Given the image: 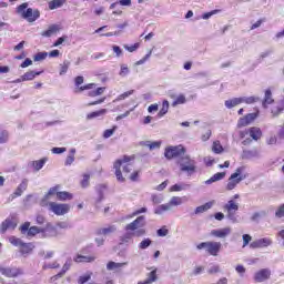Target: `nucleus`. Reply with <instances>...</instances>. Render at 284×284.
I'll return each instance as SVG.
<instances>
[{"label":"nucleus","instance_id":"obj_1","mask_svg":"<svg viewBox=\"0 0 284 284\" xmlns=\"http://www.w3.org/2000/svg\"><path fill=\"white\" fill-rule=\"evenodd\" d=\"M145 215H141L136 217L133 222L126 224L124 226V234L120 237V241L123 245L125 243H132L134 241V237H141L145 236L148 234V231L145 230Z\"/></svg>","mask_w":284,"mask_h":284},{"label":"nucleus","instance_id":"obj_2","mask_svg":"<svg viewBox=\"0 0 284 284\" xmlns=\"http://www.w3.org/2000/svg\"><path fill=\"white\" fill-rule=\"evenodd\" d=\"M134 158L124 155L122 159L115 161L113 168L115 170V176L120 183L125 182L121 168L125 174H130L134 170Z\"/></svg>","mask_w":284,"mask_h":284},{"label":"nucleus","instance_id":"obj_3","mask_svg":"<svg viewBox=\"0 0 284 284\" xmlns=\"http://www.w3.org/2000/svg\"><path fill=\"white\" fill-rule=\"evenodd\" d=\"M17 14L29 21V23H34V21L41 17L38 9L28 8V2L18 6Z\"/></svg>","mask_w":284,"mask_h":284},{"label":"nucleus","instance_id":"obj_4","mask_svg":"<svg viewBox=\"0 0 284 284\" xmlns=\"http://www.w3.org/2000/svg\"><path fill=\"white\" fill-rule=\"evenodd\" d=\"M42 207L48 206L49 212L55 214V216H65L68 212H70L71 206L70 204L57 203V202H49L45 201L41 202Z\"/></svg>","mask_w":284,"mask_h":284},{"label":"nucleus","instance_id":"obj_5","mask_svg":"<svg viewBox=\"0 0 284 284\" xmlns=\"http://www.w3.org/2000/svg\"><path fill=\"white\" fill-rule=\"evenodd\" d=\"M245 172V166H239L233 174L227 180L226 190L231 192V190H235L236 185L241 183V181H245L247 175L243 174Z\"/></svg>","mask_w":284,"mask_h":284},{"label":"nucleus","instance_id":"obj_6","mask_svg":"<svg viewBox=\"0 0 284 284\" xmlns=\"http://www.w3.org/2000/svg\"><path fill=\"white\" fill-rule=\"evenodd\" d=\"M223 210L227 212L226 219L233 223H239V219L236 217V212H239V202L235 200H229L227 203L223 206Z\"/></svg>","mask_w":284,"mask_h":284},{"label":"nucleus","instance_id":"obj_7","mask_svg":"<svg viewBox=\"0 0 284 284\" xmlns=\"http://www.w3.org/2000/svg\"><path fill=\"white\" fill-rule=\"evenodd\" d=\"M181 172L194 174L196 170V162L187 156L181 158L179 161Z\"/></svg>","mask_w":284,"mask_h":284},{"label":"nucleus","instance_id":"obj_8","mask_svg":"<svg viewBox=\"0 0 284 284\" xmlns=\"http://www.w3.org/2000/svg\"><path fill=\"white\" fill-rule=\"evenodd\" d=\"M181 154H185V149L181 145L168 146L164 151V156L169 160L176 159V156H181Z\"/></svg>","mask_w":284,"mask_h":284},{"label":"nucleus","instance_id":"obj_9","mask_svg":"<svg viewBox=\"0 0 284 284\" xmlns=\"http://www.w3.org/2000/svg\"><path fill=\"white\" fill-rule=\"evenodd\" d=\"M270 245H272V239L270 237H264V239H258L253 241L250 244L251 250H260L263 247H270Z\"/></svg>","mask_w":284,"mask_h":284},{"label":"nucleus","instance_id":"obj_10","mask_svg":"<svg viewBox=\"0 0 284 284\" xmlns=\"http://www.w3.org/2000/svg\"><path fill=\"white\" fill-rule=\"evenodd\" d=\"M258 119V112L255 113H248L244 118H240L237 122V128H245L250 125L253 121H256Z\"/></svg>","mask_w":284,"mask_h":284},{"label":"nucleus","instance_id":"obj_11","mask_svg":"<svg viewBox=\"0 0 284 284\" xmlns=\"http://www.w3.org/2000/svg\"><path fill=\"white\" fill-rule=\"evenodd\" d=\"M231 234L232 227L230 226L211 231V236H215V239H227V236H230Z\"/></svg>","mask_w":284,"mask_h":284},{"label":"nucleus","instance_id":"obj_12","mask_svg":"<svg viewBox=\"0 0 284 284\" xmlns=\"http://www.w3.org/2000/svg\"><path fill=\"white\" fill-rule=\"evenodd\" d=\"M0 273H2V275L7 276L8 278H14L21 275L23 272L17 267H1Z\"/></svg>","mask_w":284,"mask_h":284},{"label":"nucleus","instance_id":"obj_13","mask_svg":"<svg viewBox=\"0 0 284 284\" xmlns=\"http://www.w3.org/2000/svg\"><path fill=\"white\" fill-rule=\"evenodd\" d=\"M17 227V219L14 217H8L6 221L2 222L0 225V232L2 234H6L8 230H14Z\"/></svg>","mask_w":284,"mask_h":284},{"label":"nucleus","instance_id":"obj_14","mask_svg":"<svg viewBox=\"0 0 284 284\" xmlns=\"http://www.w3.org/2000/svg\"><path fill=\"white\" fill-rule=\"evenodd\" d=\"M270 276H272V272L268 268H263L255 273L254 281L256 283H263V282L267 281V278H270Z\"/></svg>","mask_w":284,"mask_h":284},{"label":"nucleus","instance_id":"obj_15","mask_svg":"<svg viewBox=\"0 0 284 284\" xmlns=\"http://www.w3.org/2000/svg\"><path fill=\"white\" fill-rule=\"evenodd\" d=\"M261 158V153L258 152V150L253 149V150H244L242 152V159L244 161H252V159H260Z\"/></svg>","mask_w":284,"mask_h":284},{"label":"nucleus","instance_id":"obj_16","mask_svg":"<svg viewBox=\"0 0 284 284\" xmlns=\"http://www.w3.org/2000/svg\"><path fill=\"white\" fill-rule=\"evenodd\" d=\"M61 30H63L61 24H51L49 26L48 30L41 33V37H53V34H58V32H61Z\"/></svg>","mask_w":284,"mask_h":284},{"label":"nucleus","instance_id":"obj_17","mask_svg":"<svg viewBox=\"0 0 284 284\" xmlns=\"http://www.w3.org/2000/svg\"><path fill=\"white\" fill-rule=\"evenodd\" d=\"M206 252L207 254H211V256H219V253L221 252V242H209Z\"/></svg>","mask_w":284,"mask_h":284},{"label":"nucleus","instance_id":"obj_18","mask_svg":"<svg viewBox=\"0 0 284 284\" xmlns=\"http://www.w3.org/2000/svg\"><path fill=\"white\" fill-rule=\"evenodd\" d=\"M183 203H187V196H172L169 201L170 207H179V205H183Z\"/></svg>","mask_w":284,"mask_h":284},{"label":"nucleus","instance_id":"obj_19","mask_svg":"<svg viewBox=\"0 0 284 284\" xmlns=\"http://www.w3.org/2000/svg\"><path fill=\"white\" fill-rule=\"evenodd\" d=\"M125 265H128V262H123V263H116V262H109L108 264H106V270L109 271V272H120V270L122 268V267H125Z\"/></svg>","mask_w":284,"mask_h":284},{"label":"nucleus","instance_id":"obj_20","mask_svg":"<svg viewBox=\"0 0 284 284\" xmlns=\"http://www.w3.org/2000/svg\"><path fill=\"white\" fill-rule=\"evenodd\" d=\"M108 114V109H101L98 111H93L89 114H87L88 121H92V119H101Z\"/></svg>","mask_w":284,"mask_h":284},{"label":"nucleus","instance_id":"obj_21","mask_svg":"<svg viewBox=\"0 0 284 284\" xmlns=\"http://www.w3.org/2000/svg\"><path fill=\"white\" fill-rule=\"evenodd\" d=\"M248 134H250L251 139H253V141H258V139H261V136H263V132L261 131V129L258 126L250 128Z\"/></svg>","mask_w":284,"mask_h":284},{"label":"nucleus","instance_id":"obj_22","mask_svg":"<svg viewBox=\"0 0 284 284\" xmlns=\"http://www.w3.org/2000/svg\"><path fill=\"white\" fill-rule=\"evenodd\" d=\"M116 232V226L110 225L103 229L98 230V236H108V234H114Z\"/></svg>","mask_w":284,"mask_h":284},{"label":"nucleus","instance_id":"obj_23","mask_svg":"<svg viewBox=\"0 0 284 284\" xmlns=\"http://www.w3.org/2000/svg\"><path fill=\"white\" fill-rule=\"evenodd\" d=\"M40 74H43V71H27L22 77L24 81H34Z\"/></svg>","mask_w":284,"mask_h":284},{"label":"nucleus","instance_id":"obj_24","mask_svg":"<svg viewBox=\"0 0 284 284\" xmlns=\"http://www.w3.org/2000/svg\"><path fill=\"white\" fill-rule=\"evenodd\" d=\"M73 261L75 263H92L94 261H97L95 256L89 255V256H84V255H77Z\"/></svg>","mask_w":284,"mask_h":284},{"label":"nucleus","instance_id":"obj_25","mask_svg":"<svg viewBox=\"0 0 284 284\" xmlns=\"http://www.w3.org/2000/svg\"><path fill=\"white\" fill-rule=\"evenodd\" d=\"M272 103H274V99L272 98V90L267 89L265 91L262 105H263V108H267V105H272Z\"/></svg>","mask_w":284,"mask_h":284},{"label":"nucleus","instance_id":"obj_26","mask_svg":"<svg viewBox=\"0 0 284 284\" xmlns=\"http://www.w3.org/2000/svg\"><path fill=\"white\" fill-rule=\"evenodd\" d=\"M214 205V201L206 202L203 205H200L195 209V214H203L204 212H207V210H212Z\"/></svg>","mask_w":284,"mask_h":284},{"label":"nucleus","instance_id":"obj_27","mask_svg":"<svg viewBox=\"0 0 284 284\" xmlns=\"http://www.w3.org/2000/svg\"><path fill=\"white\" fill-rule=\"evenodd\" d=\"M242 100L241 98H233L231 100H226L224 102L225 108H227L229 110H232V108H236V105H241Z\"/></svg>","mask_w":284,"mask_h":284},{"label":"nucleus","instance_id":"obj_28","mask_svg":"<svg viewBox=\"0 0 284 284\" xmlns=\"http://www.w3.org/2000/svg\"><path fill=\"white\" fill-rule=\"evenodd\" d=\"M222 179H225V173H215L213 176L205 181V185H212V183H216V181H222Z\"/></svg>","mask_w":284,"mask_h":284},{"label":"nucleus","instance_id":"obj_29","mask_svg":"<svg viewBox=\"0 0 284 284\" xmlns=\"http://www.w3.org/2000/svg\"><path fill=\"white\" fill-rule=\"evenodd\" d=\"M185 190H190V184L179 183V184H174L170 187V192H183Z\"/></svg>","mask_w":284,"mask_h":284},{"label":"nucleus","instance_id":"obj_30","mask_svg":"<svg viewBox=\"0 0 284 284\" xmlns=\"http://www.w3.org/2000/svg\"><path fill=\"white\" fill-rule=\"evenodd\" d=\"M45 163H48V158H43L41 160L33 161L32 166L34 168L36 172H39V170L43 169V165H45Z\"/></svg>","mask_w":284,"mask_h":284},{"label":"nucleus","instance_id":"obj_31","mask_svg":"<svg viewBox=\"0 0 284 284\" xmlns=\"http://www.w3.org/2000/svg\"><path fill=\"white\" fill-rule=\"evenodd\" d=\"M32 250H34V244L22 242V244L20 246L21 254H30V252H32Z\"/></svg>","mask_w":284,"mask_h":284},{"label":"nucleus","instance_id":"obj_32","mask_svg":"<svg viewBox=\"0 0 284 284\" xmlns=\"http://www.w3.org/2000/svg\"><path fill=\"white\" fill-rule=\"evenodd\" d=\"M26 190H28V180H23L19 184L18 189L14 192L16 196H21L23 194V192H26Z\"/></svg>","mask_w":284,"mask_h":284},{"label":"nucleus","instance_id":"obj_33","mask_svg":"<svg viewBox=\"0 0 284 284\" xmlns=\"http://www.w3.org/2000/svg\"><path fill=\"white\" fill-rule=\"evenodd\" d=\"M169 210H172V207L170 206V203L162 204L154 209V214L161 215V214H164V212H169Z\"/></svg>","mask_w":284,"mask_h":284},{"label":"nucleus","instance_id":"obj_34","mask_svg":"<svg viewBox=\"0 0 284 284\" xmlns=\"http://www.w3.org/2000/svg\"><path fill=\"white\" fill-rule=\"evenodd\" d=\"M242 103H246V105H252V103H256L257 101H261V98L258 97H242L240 98Z\"/></svg>","mask_w":284,"mask_h":284},{"label":"nucleus","instance_id":"obj_35","mask_svg":"<svg viewBox=\"0 0 284 284\" xmlns=\"http://www.w3.org/2000/svg\"><path fill=\"white\" fill-rule=\"evenodd\" d=\"M44 232H47L51 236H59V234H61L59 232V229L57 226H52V224H48L44 229Z\"/></svg>","mask_w":284,"mask_h":284},{"label":"nucleus","instance_id":"obj_36","mask_svg":"<svg viewBox=\"0 0 284 284\" xmlns=\"http://www.w3.org/2000/svg\"><path fill=\"white\" fill-rule=\"evenodd\" d=\"M168 110H170V102H169L168 100H164V101L162 102V108H161V110L159 111L158 116H159L160 119L163 118V116H165Z\"/></svg>","mask_w":284,"mask_h":284},{"label":"nucleus","instance_id":"obj_37","mask_svg":"<svg viewBox=\"0 0 284 284\" xmlns=\"http://www.w3.org/2000/svg\"><path fill=\"white\" fill-rule=\"evenodd\" d=\"M132 94H134V90L126 91L118 95L116 99L113 100V103H119V101H125V99L132 97Z\"/></svg>","mask_w":284,"mask_h":284},{"label":"nucleus","instance_id":"obj_38","mask_svg":"<svg viewBox=\"0 0 284 284\" xmlns=\"http://www.w3.org/2000/svg\"><path fill=\"white\" fill-rule=\"evenodd\" d=\"M65 3V0H52L49 2V10H57Z\"/></svg>","mask_w":284,"mask_h":284},{"label":"nucleus","instance_id":"obj_39","mask_svg":"<svg viewBox=\"0 0 284 284\" xmlns=\"http://www.w3.org/2000/svg\"><path fill=\"white\" fill-rule=\"evenodd\" d=\"M70 267H72V260H67V262L64 263V265L62 266V270L60 273L57 274V276L59 278H61V276H63L65 274V272H68L70 270Z\"/></svg>","mask_w":284,"mask_h":284},{"label":"nucleus","instance_id":"obj_40","mask_svg":"<svg viewBox=\"0 0 284 284\" xmlns=\"http://www.w3.org/2000/svg\"><path fill=\"white\" fill-rule=\"evenodd\" d=\"M150 245H152V240L150 237H145L139 243L138 247L139 250H148Z\"/></svg>","mask_w":284,"mask_h":284},{"label":"nucleus","instance_id":"obj_41","mask_svg":"<svg viewBox=\"0 0 284 284\" xmlns=\"http://www.w3.org/2000/svg\"><path fill=\"white\" fill-rule=\"evenodd\" d=\"M58 201H72V194L65 191L59 192Z\"/></svg>","mask_w":284,"mask_h":284},{"label":"nucleus","instance_id":"obj_42","mask_svg":"<svg viewBox=\"0 0 284 284\" xmlns=\"http://www.w3.org/2000/svg\"><path fill=\"white\" fill-rule=\"evenodd\" d=\"M58 194H59V186H53L48 191V193L44 195V200L42 201H44L45 203V201H48L50 196H54V195L58 196Z\"/></svg>","mask_w":284,"mask_h":284},{"label":"nucleus","instance_id":"obj_43","mask_svg":"<svg viewBox=\"0 0 284 284\" xmlns=\"http://www.w3.org/2000/svg\"><path fill=\"white\" fill-rule=\"evenodd\" d=\"M74 154H77V149H71L64 165H72V163H74Z\"/></svg>","mask_w":284,"mask_h":284},{"label":"nucleus","instance_id":"obj_44","mask_svg":"<svg viewBox=\"0 0 284 284\" xmlns=\"http://www.w3.org/2000/svg\"><path fill=\"white\" fill-rule=\"evenodd\" d=\"M156 270H153L149 273L148 278L144 281V284H151L154 283L156 281Z\"/></svg>","mask_w":284,"mask_h":284},{"label":"nucleus","instance_id":"obj_45","mask_svg":"<svg viewBox=\"0 0 284 284\" xmlns=\"http://www.w3.org/2000/svg\"><path fill=\"white\" fill-rule=\"evenodd\" d=\"M92 278V273L88 272L78 278V284H85Z\"/></svg>","mask_w":284,"mask_h":284},{"label":"nucleus","instance_id":"obj_46","mask_svg":"<svg viewBox=\"0 0 284 284\" xmlns=\"http://www.w3.org/2000/svg\"><path fill=\"white\" fill-rule=\"evenodd\" d=\"M212 150H213L214 154H221V153H223V145H221L220 141H215V142H213Z\"/></svg>","mask_w":284,"mask_h":284},{"label":"nucleus","instance_id":"obj_47","mask_svg":"<svg viewBox=\"0 0 284 284\" xmlns=\"http://www.w3.org/2000/svg\"><path fill=\"white\" fill-rule=\"evenodd\" d=\"M105 92V88L100 87L97 90L89 91L88 97H101Z\"/></svg>","mask_w":284,"mask_h":284},{"label":"nucleus","instance_id":"obj_48","mask_svg":"<svg viewBox=\"0 0 284 284\" xmlns=\"http://www.w3.org/2000/svg\"><path fill=\"white\" fill-rule=\"evenodd\" d=\"M70 68V61L65 60L62 64H60V77L68 73V69Z\"/></svg>","mask_w":284,"mask_h":284},{"label":"nucleus","instance_id":"obj_49","mask_svg":"<svg viewBox=\"0 0 284 284\" xmlns=\"http://www.w3.org/2000/svg\"><path fill=\"white\" fill-rule=\"evenodd\" d=\"M40 232H45V230L39 229L38 226H31L28 231V236H37Z\"/></svg>","mask_w":284,"mask_h":284},{"label":"nucleus","instance_id":"obj_50","mask_svg":"<svg viewBox=\"0 0 284 284\" xmlns=\"http://www.w3.org/2000/svg\"><path fill=\"white\" fill-rule=\"evenodd\" d=\"M81 187H88L90 185V173H84L80 182Z\"/></svg>","mask_w":284,"mask_h":284},{"label":"nucleus","instance_id":"obj_51","mask_svg":"<svg viewBox=\"0 0 284 284\" xmlns=\"http://www.w3.org/2000/svg\"><path fill=\"white\" fill-rule=\"evenodd\" d=\"M8 139H10V133L8 131H0V144L8 143Z\"/></svg>","mask_w":284,"mask_h":284},{"label":"nucleus","instance_id":"obj_52","mask_svg":"<svg viewBox=\"0 0 284 284\" xmlns=\"http://www.w3.org/2000/svg\"><path fill=\"white\" fill-rule=\"evenodd\" d=\"M148 212V207H141L140 210L134 211L132 214L126 215L125 219H134V216H139V214H145Z\"/></svg>","mask_w":284,"mask_h":284},{"label":"nucleus","instance_id":"obj_53","mask_svg":"<svg viewBox=\"0 0 284 284\" xmlns=\"http://www.w3.org/2000/svg\"><path fill=\"white\" fill-rule=\"evenodd\" d=\"M144 145H146V148L150 150H159V148H161V141L145 142Z\"/></svg>","mask_w":284,"mask_h":284},{"label":"nucleus","instance_id":"obj_54","mask_svg":"<svg viewBox=\"0 0 284 284\" xmlns=\"http://www.w3.org/2000/svg\"><path fill=\"white\" fill-rule=\"evenodd\" d=\"M11 245H14L16 247H21V245H23V242L21 241V239H18V237H14V236H11L9 239Z\"/></svg>","mask_w":284,"mask_h":284},{"label":"nucleus","instance_id":"obj_55","mask_svg":"<svg viewBox=\"0 0 284 284\" xmlns=\"http://www.w3.org/2000/svg\"><path fill=\"white\" fill-rule=\"evenodd\" d=\"M119 74L120 77H128V74H130V69L128 68V64H121Z\"/></svg>","mask_w":284,"mask_h":284},{"label":"nucleus","instance_id":"obj_56","mask_svg":"<svg viewBox=\"0 0 284 284\" xmlns=\"http://www.w3.org/2000/svg\"><path fill=\"white\" fill-rule=\"evenodd\" d=\"M114 132H116V126H113L112 129H106L103 132V138L104 139H110V136H112L114 134Z\"/></svg>","mask_w":284,"mask_h":284},{"label":"nucleus","instance_id":"obj_57","mask_svg":"<svg viewBox=\"0 0 284 284\" xmlns=\"http://www.w3.org/2000/svg\"><path fill=\"white\" fill-rule=\"evenodd\" d=\"M276 219H283L284 217V203L277 207L275 211Z\"/></svg>","mask_w":284,"mask_h":284},{"label":"nucleus","instance_id":"obj_58","mask_svg":"<svg viewBox=\"0 0 284 284\" xmlns=\"http://www.w3.org/2000/svg\"><path fill=\"white\" fill-rule=\"evenodd\" d=\"M48 58V52H39L34 55V61H43Z\"/></svg>","mask_w":284,"mask_h":284},{"label":"nucleus","instance_id":"obj_59","mask_svg":"<svg viewBox=\"0 0 284 284\" xmlns=\"http://www.w3.org/2000/svg\"><path fill=\"white\" fill-rule=\"evenodd\" d=\"M55 226L59 230H70V224L68 222H58Z\"/></svg>","mask_w":284,"mask_h":284},{"label":"nucleus","instance_id":"obj_60","mask_svg":"<svg viewBox=\"0 0 284 284\" xmlns=\"http://www.w3.org/2000/svg\"><path fill=\"white\" fill-rule=\"evenodd\" d=\"M185 103V95H179L174 102L173 105H183Z\"/></svg>","mask_w":284,"mask_h":284},{"label":"nucleus","instance_id":"obj_61","mask_svg":"<svg viewBox=\"0 0 284 284\" xmlns=\"http://www.w3.org/2000/svg\"><path fill=\"white\" fill-rule=\"evenodd\" d=\"M150 57H152V51H149V53L144 58L136 61L135 65H143V63H145V61H148L150 59Z\"/></svg>","mask_w":284,"mask_h":284},{"label":"nucleus","instance_id":"obj_62","mask_svg":"<svg viewBox=\"0 0 284 284\" xmlns=\"http://www.w3.org/2000/svg\"><path fill=\"white\" fill-rule=\"evenodd\" d=\"M242 239H243V247H247V245H250V241H252V235L244 234Z\"/></svg>","mask_w":284,"mask_h":284},{"label":"nucleus","instance_id":"obj_63","mask_svg":"<svg viewBox=\"0 0 284 284\" xmlns=\"http://www.w3.org/2000/svg\"><path fill=\"white\" fill-rule=\"evenodd\" d=\"M214 14H219V10H213L202 14V19L204 20L211 19V17H214Z\"/></svg>","mask_w":284,"mask_h":284},{"label":"nucleus","instance_id":"obj_64","mask_svg":"<svg viewBox=\"0 0 284 284\" xmlns=\"http://www.w3.org/2000/svg\"><path fill=\"white\" fill-rule=\"evenodd\" d=\"M221 272V267L219 265H213L207 270L209 274H219Z\"/></svg>","mask_w":284,"mask_h":284}]
</instances>
